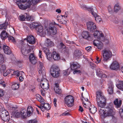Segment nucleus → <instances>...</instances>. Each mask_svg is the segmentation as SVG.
Masks as SVG:
<instances>
[{
	"label": "nucleus",
	"instance_id": "nucleus-1",
	"mask_svg": "<svg viewBox=\"0 0 123 123\" xmlns=\"http://www.w3.org/2000/svg\"><path fill=\"white\" fill-rule=\"evenodd\" d=\"M40 1V0H18L16 3L20 9L25 10L27 8H29L32 3L35 5Z\"/></svg>",
	"mask_w": 123,
	"mask_h": 123
},
{
	"label": "nucleus",
	"instance_id": "nucleus-2",
	"mask_svg": "<svg viewBox=\"0 0 123 123\" xmlns=\"http://www.w3.org/2000/svg\"><path fill=\"white\" fill-rule=\"evenodd\" d=\"M96 100L98 106L100 108H103L106 105V99L102 93L98 92L96 93Z\"/></svg>",
	"mask_w": 123,
	"mask_h": 123
},
{
	"label": "nucleus",
	"instance_id": "nucleus-3",
	"mask_svg": "<svg viewBox=\"0 0 123 123\" xmlns=\"http://www.w3.org/2000/svg\"><path fill=\"white\" fill-rule=\"evenodd\" d=\"M103 61L104 62H107L111 58L112 55V52L108 49H104L102 51Z\"/></svg>",
	"mask_w": 123,
	"mask_h": 123
},
{
	"label": "nucleus",
	"instance_id": "nucleus-4",
	"mask_svg": "<svg viewBox=\"0 0 123 123\" xmlns=\"http://www.w3.org/2000/svg\"><path fill=\"white\" fill-rule=\"evenodd\" d=\"M50 73L51 75L55 78L58 77L60 75L59 69L56 66L53 65L50 69Z\"/></svg>",
	"mask_w": 123,
	"mask_h": 123
},
{
	"label": "nucleus",
	"instance_id": "nucleus-5",
	"mask_svg": "<svg viewBox=\"0 0 123 123\" xmlns=\"http://www.w3.org/2000/svg\"><path fill=\"white\" fill-rule=\"evenodd\" d=\"M65 103L66 105L68 107H71L74 104V97L71 95L67 96L65 98Z\"/></svg>",
	"mask_w": 123,
	"mask_h": 123
},
{
	"label": "nucleus",
	"instance_id": "nucleus-6",
	"mask_svg": "<svg viewBox=\"0 0 123 123\" xmlns=\"http://www.w3.org/2000/svg\"><path fill=\"white\" fill-rule=\"evenodd\" d=\"M0 117L1 119L4 121H7L8 119H10L9 113L5 110L0 111Z\"/></svg>",
	"mask_w": 123,
	"mask_h": 123
},
{
	"label": "nucleus",
	"instance_id": "nucleus-7",
	"mask_svg": "<svg viewBox=\"0 0 123 123\" xmlns=\"http://www.w3.org/2000/svg\"><path fill=\"white\" fill-rule=\"evenodd\" d=\"M89 12L95 18V20L98 23L100 22L101 19L100 16H98L97 13V12L96 8H95L94 9H93L89 8Z\"/></svg>",
	"mask_w": 123,
	"mask_h": 123
},
{
	"label": "nucleus",
	"instance_id": "nucleus-8",
	"mask_svg": "<svg viewBox=\"0 0 123 123\" xmlns=\"http://www.w3.org/2000/svg\"><path fill=\"white\" fill-rule=\"evenodd\" d=\"M27 44H22L21 48V51L22 54L25 56L29 55L30 50Z\"/></svg>",
	"mask_w": 123,
	"mask_h": 123
},
{
	"label": "nucleus",
	"instance_id": "nucleus-9",
	"mask_svg": "<svg viewBox=\"0 0 123 123\" xmlns=\"http://www.w3.org/2000/svg\"><path fill=\"white\" fill-rule=\"evenodd\" d=\"M39 67L38 69V72L39 74L42 75V77L43 78H46L45 75V68L43 66V63L42 62H39L38 64Z\"/></svg>",
	"mask_w": 123,
	"mask_h": 123
},
{
	"label": "nucleus",
	"instance_id": "nucleus-10",
	"mask_svg": "<svg viewBox=\"0 0 123 123\" xmlns=\"http://www.w3.org/2000/svg\"><path fill=\"white\" fill-rule=\"evenodd\" d=\"M40 86L43 89H48L49 87L48 81L46 79V78H42L41 81Z\"/></svg>",
	"mask_w": 123,
	"mask_h": 123
},
{
	"label": "nucleus",
	"instance_id": "nucleus-11",
	"mask_svg": "<svg viewBox=\"0 0 123 123\" xmlns=\"http://www.w3.org/2000/svg\"><path fill=\"white\" fill-rule=\"evenodd\" d=\"M87 29L88 30L91 32L94 31L96 28L95 24L92 22L89 21L87 23Z\"/></svg>",
	"mask_w": 123,
	"mask_h": 123
},
{
	"label": "nucleus",
	"instance_id": "nucleus-12",
	"mask_svg": "<svg viewBox=\"0 0 123 123\" xmlns=\"http://www.w3.org/2000/svg\"><path fill=\"white\" fill-rule=\"evenodd\" d=\"M36 28L38 34L41 36H44L45 34V32L43 30L42 25L38 24L36 25Z\"/></svg>",
	"mask_w": 123,
	"mask_h": 123
},
{
	"label": "nucleus",
	"instance_id": "nucleus-13",
	"mask_svg": "<svg viewBox=\"0 0 123 123\" xmlns=\"http://www.w3.org/2000/svg\"><path fill=\"white\" fill-rule=\"evenodd\" d=\"M94 37L95 38H97L98 39H100L101 41H103L104 40V37L101 32H99L98 31H96L94 32L93 34Z\"/></svg>",
	"mask_w": 123,
	"mask_h": 123
},
{
	"label": "nucleus",
	"instance_id": "nucleus-14",
	"mask_svg": "<svg viewBox=\"0 0 123 123\" xmlns=\"http://www.w3.org/2000/svg\"><path fill=\"white\" fill-rule=\"evenodd\" d=\"M48 28L50 30V32L54 35H55L57 33L58 29L54 25L52 24H49Z\"/></svg>",
	"mask_w": 123,
	"mask_h": 123
},
{
	"label": "nucleus",
	"instance_id": "nucleus-15",
	"mask_svg": "<svg viewBox=\"0 0 123 123\" xmlns=\"http://www.w3.org/2000/svg\"><path fill=\"white\" fill-rule=\"evenodd\" d=\"M29 14L27 13H25L24 15H21L19 16L18 18L21 21H25L29 20L30 19Z\"/></svg>",
	"mask_w": 123,
	"mask_h": 123
},
{
	"label": "nucleus",
	"instance_id": "nucleus-16",
	"mask_svg": "<svg viewBox=\"0 0 123 123\" xmlns=\"http://www.w3.org/2000/svg\"><path fill=\"white\" fill-rule=\"evenodd\" d=\"M110 68L112 70H117L119 68V65L117 62L114 61L111 64Z\"/></svg>",
	"mask_w": 123,
	"mask_h": 123
},
{
	"label": "nucleus",
	"instance_id": "nucleus-17",
	"mask_svg": "<svg viewBox=\"0 0 123 123\" xmlns=\"http://www.w3.org/2000/svg\"><path fill=\"white\" fill-rule=\"evenodd\" d=\"M59 46L61 52L66 53L67 54H68V48L66 47L63 43H61L59 45Z\"/></svg>",
	"mask_w": 123,
	"mask_h": 123
},
{
	"label": "nucleus",
	"instance_id": "nucleus-18",
	"mask_svg": "<svg viewBox=\"0 0 123 123\" xmlns=\"http://www.w3.org/2000/svg\"><path fill=\"white\" fill-rule=\"evenodd\" d=\"M44 44L48 48L54 46V43L50 39L47 38Z\"/></svg>",
	"mask_w": 123,
	"mask_h": 123
},
{
	"label": "nucleus",
	"instance_id": "nucleus-19",
	"mask_svg": "<svg viewBox=\"0 0 123 123\" xmlns=\"http://www.w3.org/2000/svg\"><path fill=\"white\" fill-rule=\"evenodd\" d=\"M29 58L30 61L32 64H35L37 62V58L32 53L30 54Z\"/></svg>",
	"mask_w": 123,
	"mask_h": 123
},
{
	"label": "nucleus",
	"instance_id": "nucleus-20",
	"mask_svg": "<svg viewBox=\"0 0 123 123\" xmlns=\"http://www.w3.org/2000/svg\"><path fill=\"white\" fill-rule=\"evenodd\" d=\"M27 41L31 44H33L35 42L34 37L32 35H30L28 36Z\"/></svg>",
	"mask_w": 123,
	"mask_h": 123
},
{
	"label": "nucleus",
	"instance_id": "nucleus-21",
	"mask_svg": "<svg viewBox=\"0 0 123 123\" xmlns=\"http://www.w3.org/2000/svg\"><path fill=\"white\" fill-rule=\"evenodd\" d=\"M114 105L117 108H120L122 103V100L120 99L116 98L113 102Z\"/></svg>",
	"mask_w": 123,
	"mask_h": 123
},
{
	"label": "nucleus",
	"instance_id": "nucleus-22",
	"mask_svg": "<svg viewBox=\"0 0 123 123\" xmlns=\"http://www.w3.org/2000/svg\"><path fill=\"white\" fill-rule=\"evenodd\" d=\"M3 49L4 53L7 54H10L12 53L10 48L8 46L4 45L3 46Z\"/></svg>",
	"mask_w": 123,
	"mask_h": 123
},
{
	"label": "nucleus",
	"instance_id": "nucleus-23",
	"mask_svg": "<svg viewBox=\"0 0 123 123\" xmlns=\"http://www.w3.org/2000/svg\"><path fill=\"white\" fill-rule=\"evenodd\" d=\"M20 113L21 116L23 118H25L27 116H28V114L26 109H21Z\"/></svg>",
	"mask_w": 123,
	"mask_h": 123
},
{
	"label": "nucleus",
	"instance_id": "nucleus-24",
	"mask_svg": "<svg viewBox=\"0 0 123 123\" xmlns=\"http://www.w3.org/2000/svg\"><path fill=\"white\" fill-rule=\"evenodd\" d=\"M55 86L54 87V91L57 93L60 94L61 93L62 90L59 88V85L57 83L55 84Z\"/></svg>",
	"mask_w": 123,
	"mask_h": 123
},
{
	"label": "nucleus",
	"instance_id": "nucleus-25",
	"mask_svg": "<svg viewBox=\"0 0 123 123\" xmlns=\"http://www.w3.org/2000/svg\"><path fill=\"white\" fill-rule=\"evenodd\" d=\"M8 34L5 31H2L0 35L1 37L2 40H5L8 37Z\"/></svg>",
	"mask_w": 123,
	"mask_h": 123
},
{
	"label": "nucleus",
	"instance_id": "nucleus-26",
	"mask_svg": "<svg viewBox=\"0 0 123 123\" xmlns=\"http://www.w3.org/2000/svg\"><path fill=\"white\" fill-rule=\"evenodd\" d=\"M89 33L87 31H84L82 32L81 35L83 38L89 39V38L90 37Z\"/></svg>",
	"mask_w": 123,
	"mask_h": 123
},
{
	"label": "nucleus",
	"instance_id": "nucleus-27",
	"mask_svg": "<svg viewBox=\"0 0 123 123\" xmlns=\"http://www.w3.org/2000/svg\"><path fill=\"white\" fill-rule=\"evenodd\" d=\"M33 109L31 106H29L27 108V113L28 114V117H29L33 113Z\"/></svg>",
	"mask_w": 123,
	"mask_h": 123
},
{
	"label": "nucleus",
	"instance_id": "nucleus-28",
	"mask_svg": "<svg viewBox=\"0 0 123 123\" xmlns=\"http://www.w3.org/2000/svg\"><path fill=\"white\" fill-rule=\"evenodd\" d=\"M52 56L53 59L57 61L60 59L59 55L56 52L54 51L53 52Z\"/></svg>",
	"mask_w": 123,
	"mask_h": 123
},
{
	"label": "nucleus",
	"instance_id": "nucleus-29",
	"mask_svg": "<svg viewBox=\"0 0 123 123\" xmlns=\"http://www.w3.org/2000/svg\"><path fill=\"white\" fill-rule=\"evenodd\" d=\"M71 69L73 70L76 69L79 67H78V64L76 62H73L72 63H70Z\"/></svg>",
	"mask_w": 123,
	"mask_h": 123
},
{
	"label": "nucleus",
	"instance_id": "nucleus-30",
	"mask_svg": "<svg viewBox=\"0 0 123 123\" xmlns=\"http://www.w3.org/2000/svg\"><path fill=\"white\" fill-rule=\"evenodd\" d=\"M74 56L78 58L82 55V53L80 51L76 49L74 51Z\"/></svg>",
	"mask_w": 123,
	"mask_h": 123
},
{
	"label": "nucleus",
	"instance_id": "nucleus-31",
	"mask_svg": "<svg viewBox=\"0 0 123 123\" xmlns=\"http://www.w3.org/2000/svg\"><path fill=\"white\" fill-rule=\"evenodd\" d=\"M36 98L37 99L38 101L40 102L41 104H43L44 103V99L39 94H37L36 95Z\"/></svg>",
	"mask_w": 123,
	"mask_h": 123
},
{
	"label": "nucleus",
	"instance_id": "nucleus-32",
	"mask_svg": "<svg viewBox=\"0 0 123 123\" xmlns=\"http://www.w3.org/2000/svg\"><path fill=\"white\" fill-rule=\"evenodd\" d=\"M13 117L16 118H18L21 117V115L19 112L18 111L13 112L12 113Z\"/></svg>",
	"mask_w": 123,
	"mask_h": 123
},
{
	"label": "nucleus",
	"instance_id": "nucleus-33",
	"mask_svg": "<svg viewBox=\"0 0 123 123\" xmlns=\"http://www.w3.org/2000/svg\"><path fill=\"white\" fill-rule=\"evenodd\" d=\"M98 109L99 110V112L100 113V115L101 116H103L104 117H106V112L104 110L102 109L99 108Z\"/></svg>",
	"mask_w": 123,
	"mask_h": 123
},
{
	"label": "nucleus",
	"instance_id": "nucleus-34",
	"mask_svg": "<svg viewBox=\"0 0 123 123\" xmlns=\"http://www.w3.org/2000/svg\"><path fill=\"white\" fill-rule=\"evenodd\" d=\"M88 110L92 114H94L97 111V108L95 107H89L88 108Z\"/></svg>",
	"mask_w": 123,
	"mask_h": 123
},
{
	"label": "nucleus",
	"instance_id": "nucleus-35",
	"mask_svg": "<svg viewBox=\"0 0 123 123\" xmlns=\"http://www.w3.org/2000/svg\"><path fill=\"white\" fill-rule=\"evenodd\" d=\"M6 71V67L5 65H2L0 69V72L1 74H3Z\"/></svg>",
	"mask_w": 123,
	"mask_h": 123
},
{
	"label": "nucleus",
	"instance_id": "nucleus-36",
	"mask_svg": "<svg viewBox=\"0 0 123 123\" xmlns=\"http://www.w3.org/2000/svg\"><path fill=\"white\" fill-rule=\"evenodd\" d=\"M113 114V110L110 109L109 110L107 111L106 113V117L108 116H112Z\"/></svg>",
	"mask_w": 123,
	"mask_h": 123
},
{
	"label": "nucleus",
	"instance_id": "nucleus-37",
	"mask_svg": "<svg viewBox=\"0 0 123 123\" xmlns=\"http://www.w3.org/2000/svg\"><path fill=\"white\" fill-rule=\"evenodd\" d=\"M116 86L118 89L123 91V81L120 82L119 84Z\"/></svg>",
	"mask_w": 123,
	"mask_h": 123
},
{
	"label": "nucleus",
	"instance_id": "nucleus-38",
	"mask_svg": "<svg viewBox=\"0 0 123 123\" xmlns=\"http://www.w3.org/2000/svg\"><path fill=\"white\" fill-rule=\"evenodd\" d=\"M121 7L118 4H117L115 5L114 6V12H117L120 10Z\"/></svg>",
	"mask_w": 123,
	"mask_h": 123
},
{
	"label": "nucleus",
	"instance_id": "nucleus-39",
	"mask_svg": "<svg viewBox=\"0 0 123 123\" xmlns=\"http://www.w3.org/2000/svg\"><path fill=\"white\" fill-rule=\"evenodd\" d=\"M8 25L7 22H6L3 24L0 25V29H6Z\"/></svg>",
	"mask_w": 123,
	"mask_h": 123
},
{
	"label": "nucleus",
	"instance_id": "nucleus-40",
	"mask_svg": "<svg viewBox=\"0 0 123 123\" xmlns=\"http://www.w3.org/2000/svg\"><path fill=\"white\" fill-rule=\"evenodd\" d=\"M43 105V106L44 107L45 109L47 110H48L50 109L51 107L49 105V104L48 103H44V104H42Z\"/></svg>",
	"mask_w": 123,
	"mask_h": 123
},
{
	"label": "nucleus",
	"instance_id": "nucleus-41",
	"mask_svg": "<svg viewBox=\"0 0 123 123\" xmlns=\"http://www.w3.org/2000/svg\"><path fill=\"white\" fill-rule=\"evenodd\" d=\"M19 84L17 83H14L12 86V88L13 90H16L19 88Z\"/></svg>",
	"mask_w": 123,
	"mask_h": 123
},
{
	"label": "nucleus",
	"instance_id": "nucleus-42",
	"mask_svg": "<svg viewBox=\"0 0 123 123\" xmlns=\"http://www.w3.org/2000/svg\"><path fill=\"white\" fill-rule=\"evenodd\" d=\"M8 37L9 41L12 42L14 43L16 42V40L13 37L9 35Z\"/></svg>",
	"mask_w": 123,
	"mask_h": 123
},
{
	"label": "nucleus",
	"instance_id": "nucleus-43",
	"mask_svg": "<svg viewBox=\"0 0 123 123\" xmlns=\"http://www.w3.org/2000/svg\"><path fill=\"white\" fill-rule=\"evenodd\" d=\"M113 86L112 85L109 86L108 90V91L109 94H112L113 93Z\"/></svg>",
	"mask_w": 123,
	"mask_h": 123
},
{
	"label": "nucleus",
	"instance_id": "nucleus-44",
	"mask_svg": "<svg viewBox=\"0 0 123 123\" xmlns=\"http://www.w3.org/2000/svg\"><path fill=\"white\" fill-rule=\"evenodd\" d=\"M11 71H13V70L10 69L7 71L6 70V72L4 73V74H3V75L4 76H6L10 74H12V73H11Z\"/></svg>",
	"mask_w": 123,
	"mask_h": 123
},
{
	"label": "nucleus",
	"instance_id": "nucleus-45",
	"mask_svg": "<svg viewBox=\"0 0 123 123\" xmlns=\"http://www.w3.org/2000/svg\"><path fill=\"white\" fill-rule=\"evenodd\" d=\"M68 69L63 71V75L64 76H67L70 73V72L68 71Z\"/></svg>",
	"mask_w": 123,
	"mask_h": 123
},
{
	"label": "nucleus",
	"instance_id": "nucleus-46",
	"mask_svg": "<svg viewBox=\"0 0 123 123\" xmlns=\"http://www.w3.org/2000/svg\"><path fill=\"white\" fill-rule=\"evenodd\" d=\"M67 19L65 18H64L62 19H61V20L59 21V22L61 24H65L67 23Z\"/></svg>",
	"mask_w": 123,
	"mask_h": 123
},
{
	"label": "nucleus",
	"instance_id": "nucleus-47",
	"mask_svg": "<svg viewBox=\"0 0 123 123\" xmlns=\"http://www.w3.org/2000/svg\"><path fill=\"white\" fill-rule=\"evenodd\" d=\"M100 43L102 42L98 40H95L93 41V44L95 46H96L97 45L99 44V43Z\"/></svg>",
	"mask_w": 123,
	"mask_h": 123
},
{
	"label": "nucleus",
	"instance_id": "nucleus-48",
	"mask_svg": "<svg viewBox=\"0 0 123 123\" xmlns=\"http://www.w3.org/2000/svg\"><path fill=\"white\" fill-rule=\"evenodd\" d=\"M4 59L2 55L0 54V65L3 63L4 61Z\"/></svg>",
	"mask_w": 123,
	"mask_h": 123
},
{
	"label": "nucleus",
	"instance_id": "nucleus-49",
	"mask_svg": "<svg viewBox=\"0 0 123 123\" xmlns=\"http://www.w3.org/2000/svg\"><path fill=\"white\" fill-rule=\"evenodd\" d=\"M103 44L102 43H100L96 45V46L99 49H101L102 48Z\"/></svg>",
	"mask_w": 123,
	"mask_h": 123
},
{
	"label": "nucleus",
	"instance_id": "nucleus-50",
	"mask_svg": "<svg viewBox=\"0 0 123 123\" xmlns=\"http://www.w3.org/2000/svg\"><path fill=\"white\" fill-rule=\"evenodd\" d=\"M46 54L47 59L48 60H50L52 57L51 54L49 52L48 54Z\"/></svg>",
	"mask_w": 123,
	"mask_h": 123
},
{
	"label": "nucleus",
	"instance_id": "nucleus-51",
	"mask_svg": "<svg viewBox=\"0 0 123 123\" xmlns=\"http://www.w3.org/2000/svg\"><path fill=\"white\" fill-rule=\"evenodd\" d=\"M103 73L102 72L97 71V74L98 76L100 77H102L103 75H105L104 74H103Z\"/></svg>",
	"mask_w": 123,
	"mask_h": 123
},
{
	"label": "nucleus",
	"instance_id": "nucleus-52",
	"mask_svg": "<svg viewBox=\"0 0 123 123\" xmlns=\"http://www.w3.org/2000/svg\"><path fill=\"white\" fill-rule=\"evenodd\" d=\"M22 72L24 73L23 72H19L18 71H14L13 72V74H14L16 75L17 76H19L20 75V74Z\"/></svg>",
	"mask_w": 123,
	"mask_h": 123
},
{
	"label": "nucleus",
	"instance_id": "nucleus-53",
	"mask_svg": "<svg viewBox=\"0 0 123 123\" xmlns=\"http://www.w3.org/2000/svg\"><path fill=\"white\" fill-rule=\"evenodd\" d=\"M119 113L121 117L123 118V109L121 108L120 109Z\"/></svg>",
	"mask_w": 123,
	"mask_h": 123
},
{
	"label": "nucleus",
	"instance_id": "nucleus-54",
	"mask_svg": "<svg viewBox=\"0 0 123 123\" xmlns=\"http://www.w3.org/2000/svg\"><path fill=\"white\" fill-rule=\"evenodd\" d=\"M81 7L83 9H84L87 10L88 11H89V8L91 9H92V8H87L86 7V6L84 5H81Z\"/></svg>",
	"mask_w": 123,
	"mask_h": 123
},
{
	"label": "nucleus",
	"instance_id": "nucleus-55",
	"mask_svg": "<svg viewBox=\"0 0 123 123\" xmlns=\"http://www.w3.org/2000/svg\"><path fill=\"white\" fill-rule=\"evenodd\" d=\"M36 25L35 23H33L30 24L29 25V26L31 28H36Z\"/></svg>",
	"mask_w": 123,
	"mask_h": 123
},
{
	"label": "nucleus",
	"instance_id": "nucleus-56",
	"mask_svg": "<svg viewBox=\"0 0 123 123\" xmlns=\"http://www.w3.org/2000/svg\"><path fill=\"white\" fill-rule=\"evenodd\" d=\"M37 122L36 119H34L29 121V123H37Z\"/></svg>",
	"mask_w": 123,
	"mask_h": 123
},
{
	"label": "nucleus",
	"instance_id": "nucleus-57",
	"mask_svg": "<svg viewBox=\"0 0 123 123\" xmlns=\"http://www.w3.org/2000/svg\"><path fill=\"white\" fill-rule=\"evenodd\" d=\"M108 9L109 12L110 13H111L113 11V9L112 8L111 6H108Z\"/></svg>",
	"mask_w": 123,
	"mask_h": 123
},
{
	"label": "nucleus",
	"instance_id": "nucleus-58",
	"mask_svg": "<svg viewBox=\"0 0 123 123\" xmlns=\"http://www.w3.org/2000/svg\"><path fill=\"white\" fill-rule=\"evenodd\" d=\"M43 50L45 54H48V53L49 52V49L46 48H44L43 49Z\"/></svg>",
	"mask_w": 123,
	"mask_h": 123
},
{
	"label": "nucleus",
	"instance_id": "nucleus-59",
	"mask_svg": "<svg viewBox=\"0 0 123 123\" xmlns=\"http://www.w3.org/2000/svg\"><path fill=\"white\" fill-rule=\"evenodd\" d=\"M63 17H64L63 16V15H61L59 16H58L57 18L59 22V21L61 20V19H62L64 18Z\"/></svg>",
	"mask_w": 123,
	"mask_h": 123
},
{
	"label": "nucleus",
	"instance_id": "nucleus-60",
	"mask_svg": "<svg viewBox=\"0 0 123 123\" xmlns=\"http://www.w3.org/2000/svg\"><path fill=\"white\" fill-rule=\"evenodd\" d=\"M62 115L63 116H68L70 115L69 112H65L62 113Z\"/></svg>",
	"mask_w": 123,
	"mask_h": 123
},
{
	"label": "nucleus",
	"instance_id": "nucleus-61",
	"mask_svg": "<svg viewBox=\"0 0 123 123\" xmlns=\"http://www.w3.org/2000/svg\"><path fill=\"white\" fill-rule=\"evenodd\" d=\"M4 95V91L0 89V96L2 97Z\"/></svg>",
	"mask_w": 123,
	"mask_h": 123
},
{
	"label": "nucleus",
	"instance_id": "nucleus-62",
	"mask_svg": "<svg viewBox=\"0 0 123 123\" xmlns=\"http://www.w3.org/2000/svg\"><path fill=\"white\" fill-rule=\"evenodd\" d=\"M80 70H75L73 72V73L74 74H80Z\"/></svg>",
	"mask_w": 123,
	"mask_h": 123
},
{
	"label": "nucleus",
	"instance_id": "nucleus-63",
	"mask_svg": "<svg viewBox=\"0 0 123 123\" xmlns=\"http://www.w3.org/2000/svg\"><path fill=\"white\" fill-rule=\"evenodd\" d=\"M86 49L87 51L88 52L90 51L92 49V47L91 46H88L85 48Z\"/></svg>",
	"mask_w": 123,
	"mask_h": 123
},
{
	"label": "nucleus",
	"instance_id": "nucleus-64",
	"mask_svg": "<svg viewBox=\"0 0 123 123\" xmlns=\"http://www.w3.org/2000/svg\"><path fill=\"white\" fill-rule=\"evenodd\" d=\"M68 12H65V15H63V16L64 17V18H67L68 17Z\"/></svg>",
	"mask_w": 123,
	"mask_h": 123
}]
</instances>
